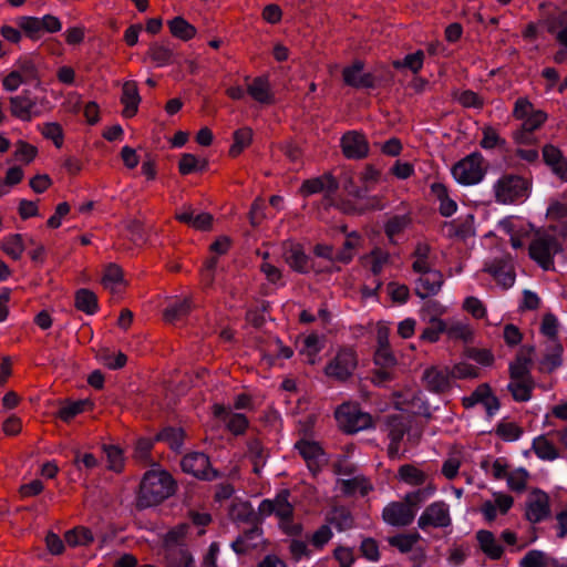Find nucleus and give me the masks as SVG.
I'll list each match as a JSON object with an SVG mask.
<instances>
[{
	"label": "nucleus",
	"instance_id": "nucleus-1",
	"mask_svg": "<svg viewBox=\"0 0 567 567\" xmlns=\"http://www.w3.org/2000/svg\"><path fill=\"white\" fill-rule=\"evenodd\" d=\"M175 481L166 471H147L140 485L136 506L147 508L161 504L175 493Z\"/></svg>",
	"mask_w": 567,
	"mask_h": 567
},
{
	"label": "nucleus",
	"instance_id": "nucleus-2",
	"mask_svg": "<svg viewBox=\"0 0 567 567\" xmlns=\"http://www.w3.org/2000/svg\"><path fill=\"white\" fill-rule=\"evenodd\" d=\"M339 427L349 434L373 426L371 414L361 410L355 403H343L334 412Z\"/></svg>",
	"mask_w": 567,
	"mask_h": 567
},
{
	"label": "nucleus",
	"instance_id": "nucleus-3",
	"mask_svg": "<svg viewBox=\"0 0 567 567\" xmlns=\"http://www.w3.org/2000/svg\"><path fill=\"white\" fill-rule=\"evenodd\" d=\"M529 183L515 174H505L494 184V196L499 204H513L527 197Z\"/></svg>",
	"mask_w": 567,
	"mask_h": 567
},
{
	"label": "nucleus",
	"instance_id": "nucleus-4",
	"mask_svg": "<svg viewBox=\"0 0 567 567\" xmlns=\"http://www.w3.org/2000/svg\"><path fill=\"white\" fill-rule=\"evenodd\" d=\"M486 169L483 155L474 152L458 161L453 166L452 174L462 185H475L484 178Z\"/></svg>",
	"mask_w": 567,
	"mask_h": 567
},
{
	"label": "nucleus",
	"instance_id": "nucleus-5",
	"mask_svg": "<svg viewBox=\"0 0 567 567\" xmlns=\"http://www.w3.org/2000/svg\"><path fill=\"white\" fill-rule=\"evenodd\" d=\"M412 425V417L408 414H389L384 419V431L390 439L388 447L389 456L394 458L399 455L400 443L403 436L409 433Z\"/></svg>",
	"mask_w": 567,
	"mask_h": 567
},
{
	"label": "nucleus",
	"instance_id": "nucleus-6",
	"mask_svg": "<svg viewBox=\"0 0 567 567\" xmlns=\"http://www.w3.org/2000/svg\"><path fill=\"white\" fill-rule=\"evenodd\" d=\"M560 250L558 240L550 235L538 236L529 245L530 258L545 270L551 269L553 257Z\"/></svg>",
	"mask_w": 567,
	"mask_h": 567
},
{
	"label": "nucleus",
	"instance_id": "nucleus-7",
	"mask_svg": "<svg viewBox=\"0 0 567 567\" xmlns=\"http://www.w3.org/2000/svg\"><path fill=\"white\" fill-rule=\"evenodd\" d=\"M451 524L450 506L443 501H437L426 506L417 519V526L423 530L430 527L446 528Z\"/></svg>",
	"mask_w": 567,
	"mask_h": 567
},
{
	"label": "nucleus",
	"instance_id": "nucleus-8",
	"mask_svg": "<svg viewBox=\"0 0 567 567\" xmlns=\"http://www.w3.org/2000/svg\"><path fill=\"white\" fill-rule=\"evenodd\" d=\"M183 472L197 478L212 481L217 477V472L210 467L209 458L200 452L185 455L181 461Z\"/></svg>",
	"mask_w": 567,
	"mask_h": 567
},
{
	"label": "nucleus",
	"instance_id": "nucleus-9",
	"mask_svg": "<svg viewBox=\"0 0 567 567\" xmlns=\"http://www.w3.org/2000/svg\"><path fill=\"white\" fill-rule=\"evenodd\" d=\"M358 364L357 354L352 349H341L334 359L327 365L326 373L338 380L348 379Z\"/></svg>",
	"mask_w": 567,
	"mask_h": 567
},
{
	"label": "nucleus",
	"instance_id": "nucleus-10",
	"mask_svg": "<svg viewBox=\"0 0 567 567\" xmlns=\"http://www.w3.org/2000/svg\"><path fill=\"white\" fill-rule=\"evenodd\" d=\"M289 491L284 489L274 499H264L258 507L260 516L266 517L275 514L279 520L292 518L293 506L289 502Z\"/></svg>",
	"mask_w": 567,
	"mask_h": 567
},
{
	"label": "nucleus",
	"instance_id": "nucleus-11",
	"mask_svg": "<svg viewBox=\"0 0 567 567\" xmlns=\"http://www.w3.org/2000/svg\"><path fill=\"white\" fill-rule=\"evenodd\" d=\"M364 63L360 60L346 66L342 78L347 85L355 89H372L375 86V76L372 73L363 72Z\"/></svg>",
	"mask_w": 567,
	"mask_h": 567
},
{
	"label": "nucleus",
	"instance_id": "nucleus-12",
	"mask_svg": "<svg viewBox=\"0 0 567 567\" xmlns=\"http://www.w3.org/2000/svg\"><path fill=\"white\" fill-rule=\"evenodd\" d=\"M338 188V179L331 173H326L321 176L306 179L300 187V193L303 196L324 193L326 197H330L336 194Z\"/></svg>",
	"mask_w": 567,
	"mask_h": 567
},
{
	"label": "nucleus",
	"instance_id": "nucleus-13",
	"mask_svg": "<svg viewBox=\"0 0 567 567\" xmlns=\"http://www.w3.org/2000/svg\"><path fill=\"white\" fill-rule=\"evenodd\" d=\"M550 514L549 497L546 493L535 489L526 503L525 516L530 523H539Z\"/></svg>",
	"mask_w": 567,
	"mask_h": 567
},
{
	"label": "nucleus",
	"instance_id": "nucleus-14",
	"mask_svg": "<svg viewBox=\"0 0 567 567\" xmlns=\"http://www.w3.org/2000/svg\"><path fill=\"white\" fill-rule=\"evenodd\" d=\"M342 153L347 158L361 159L369 153V144L365 136L359 132L351 131L341 138Z\"/></svg>",
	"mask_w": 567,
	"mask_h": 567
},
{
	"label": "nucleus",
	"instance_id": "nucleus-15",
	"mask_svg": "<svg viewBox=\"0 0 567 567\" xmlns=\"http://www.w3.org/2000/svg\"><path fill=\"white\" fill-rule=\"evenodd\" d=\"M382 517L385 523L392 526H408L415 515L414 509L403 502H393L384 507Z\"/></svg>",
	"mask_w": 567,
	"mask_h": 567
},
{
	"label": "nucleus",
	"instance_id": "nucleus-16",
	"mask_svg": "<svg viewBox=\"0 0 567 567\" xmlns=\"http://www.w3.org/2000/svg\"><path fill=\"white\" fill-rule=\"evenodd\" d=\"M444 282L443 275L440 270L432 269L424 274H421L415 282V293L425 299L427 297L436 295Z\"/></svg>",
	"mask_w": 567,
	"mask_h": 567
},
{
	"label": "nucleus",
	"instance_id": "nucleus-17",
	"mask_svg": "<svg viewBox=\"0 0 567 567\" xmlns=\"http://www.w3.org/2000/svg\"><path fill=\"white\" fill-rule=\"evenodd\" d=\"M423 381L427 390L439 394L445 393L452 388L449 368L431 367L426 369L423 373Z\"/></svg>",
	"mask_w": 567,
	"mask_h": 567
},
{
	"label": "nucleus",
	"instance_id": "nucleus-18",
	"mask_svg": "<svg viewBox=\"0 0 567 567\" xmlns=\"http://www.w3.org/2000/svg\"><path fill=\"white\" fill-rule=\"evenodd\" d=\"M284 258L289 267L299 274H307L313 268L310 257L306 255L301 245L290 244L286 246Z\"/></svg>",
	"mask_w": 567,
	"mask_h": 567
},
{
	"label": "nucleus",
	"instance_id": "nucleus-19",
	"mask_svg": "<svg viewBox=\"0 0 567 567\" xmlns=\"http://www.w3.org/2000/svg\"><path fill=\"white\" fill-rule=\"evenodd\" d=\"M262 530L259 527V524L250 526L248 529H245L241 535H239L233 543L231 548L237 554H245L251 549L258 547L261 539Z\"/></svg>",
	"mask_w": 567,
	"mask_h": 567
},
{
	"label": "nucleus",
	"instance_id": "nucleus-20",
	"mask_svg": "<svg viewBox=\"0 0 567 567\" xmlns=\"http://www.w3.org/2000/svg\"><path fill=\"white\" fill-rule=\"evenodd\" d=\"M141 96L138 94L137 83L135 81H126L122 87L121 103L124 105L123 116L133 117L138 110Z\"/></svg>",
	"mask_w": 567,
	"mask_h": 567
},
{
	"label": "nucleus",
	"instance_id": "nucleus-21",
	"mask_svg": "<svg viewBox=\"0 0 567 567\" xmlns=\"http://www.w3.org/2000/svg\"><path fill=\"white\" fill-rule=\"evenodd\" d=\"M504 288H509L515 282L513 267L504 259H496L484 269Z\"/></svg>",
	"mask_w": 567,
	"mask_h": 567
},
{
	"label": "nucleus",
	"instance_id": "nucleus-22",
	"mask_svg": "<svg viewBox=\"0 0 567 567\" xmlns=\"http://www.w3.org/2000/svg\"><path fill=\"white\" fill-rule=\"evenodd\" d=\"M35 102L29 94L11 96L10 97V112L12 116L20 118L21 121H30L34 114Z\"/></svg>",
	"mask_w": 567,
	"mask_h": 567
},
{
	"label": "nucleus",
	"instance_id": "nucleus-23",
	"mask_svg": "<svg viewBox=\"0 0 567 567\" xmlns=\"http://www.w3.org/2000/svg\"><path fill=\"white\" fill-rule=\"evenodd\" d=\"M247 457L252 464V472L260 475L268 461L269 452L258 439H250L247 442Z\"/></svg>",
	"mask_w": 567,
	"mask_h": 567
},
{
	"label": "nucleus",
	"instance_id": "nucleus-24",
	"mask_svg": "<svg viewBox=\"0 0 567 567\" xmlns=\"http://www.w3.org/2000/svg\"><path fill=\"white\" fill-rule=\"evenodd\" d=\"M476 539L478 542L481 550L491 559H499L503 555V547L496 540L494 534L489 530H478L476 533Z\"/></svg>",
	"mask_w": 567,
	"mask_h": 567
},
{
	"label": "nucleus",
	"instance_id": "nucleus-25",
	"mask_svg": "<svg viewBox=\"0 0 567 567\" xmlns=\"http://www.w3.org/2000/svg\"><path fill=\"white\" fill-rule=\"evenodd\" d=\"M248 94L257 102L270 104L274 102V95L270 92V84L266 76H258L247 87Z\"/></svg>",
	"mask_w": 567,
	"mask_h": 567
},
{
	"label": "nucleus",
	"instance_id": "nucleus-26",
	"mask_svg": "<svg viewBox=\"0 0 567 567\" xmlns=\"http://www.w3.org/2000/svg\"><path fill=\"white\" fill-rule=\"evenodd\" d=\"M543 157L545 163L549 165L556 174L560 176L567 174V161L559 148L551 144L545 145L543 148Z\"/></svg>",
	"mask_w": 567,
	"mask_h": 567
},
{
	"label": "nucleus",
	"instance_id": "nucleus-27",
	"mask_svg": "<svg viewBox=\"0 0 567 567\" xmlns=\"http://www.w3.org/2000/svg\"><path fill=\"white\" fill-rule=\"evenodd\" d=\"M192 307L193 305L189 298L174 301L164 310V320L168 323H175L185 318L190 312Z\"/></svg>",
	"mask_w": 567,
	"mask_h": 567
},
{
	"label": "nucleus",
	"instance_id": "nucleus-28",
	"mask_svg": "<svg viewBox=\"0 0 567 567\" xmlns=\"http://www.w3.org/2000/svg\"><path fill=\"white\" fill-rule=\"evenodd\" d=\"M171 33L183 41L193 39L196 34V28L187 22L183 17H175L167 22Z\"/></svg>",
	"mask_w": 567,
	"mask_h": 567
},
{
	"label": "nucleus",
	"instance_id": "nucleus-29",
	"mask_svg": "<svg viewBox=\"0 0 567 567\" xmlns=\"http://www.w3.org/2000/svg\"><path fill=\"white\" fill-rule=\"evenodd\" d=\"M338 484H340L342 493L347 495H352L355 492H360L361 495L364 496L372 488L368 480L362 475H357L347 480H339Z\"/></svg>",
	"mask_w": 567,
	"mask_h": 567
},
{
	"label": "nucleus",
	"instance_id": "nucleus-30",
	"mask_svg": "<svg viewBox=\"0 0 567 567\" xmlns=\"http://www.w3.org/2000/svg\"><path fill=\"white\" fill-rule=\"evenodd\" d=\"M534 380H511L507 385L508 391L512 393L513 399L518 402H526L532 398L534 389Z\"/></svg>",
	"mask_w": 567,
	"mask_h": 567
},
{
	"label": "nucleus",
	"instance_id": "nucleus-31",
	"mask_svg": "<svg viewBox=\"0 0 567 567\" xmlns=\"http://www.w3.org/2000/svg\"><path fill=\"white\" fill-rule=\"evenodd\" d=\"M75 307L78 310L87 315H93L97 310V297L89 289H80L75 293Z\"/></svg>",
	"mask_w": 567,
	"mask_h": 567
},
{
	"label": "nucleus",
	"instance_id": "nucleus-32",
	"mask_svg": "<svg viewBox=\"0 0 567 567\" xmlns=\"http://www.w3.org/2000/svg\"><path fill=\"white\" fill-rule=\"evenodd\" d=\"M166 558L171 567H195L192 554L182 547L168 548Z\"/></svg>",
	"mask_w": 567,
	"mask_h": 567
},
{
	"label": "nucleus",
	"instance_id": "nucleus-33",
	"mask_svg": "<svg viewBox=\"0 0 567 567\" xmlns=\"http://www.w3.org/2000/svg\"><path fill=\"white\" fill-rule=\"evenodd\" d=\"M389 254L380 248L373 249L369 255L362 257L364 266H370V270L374 276L381 274L383 267L389 262Z\"/></svg>",
	"mask_w": 567,
	"mask_h": 567
},
{
	"label": "nucleus",
	"instance_id": "nucleus-34",
	"mask_svg": "<svg viewBox=\"0 0 567 567\" xmlns=\"http://www.w3.org/2000/svg\"><path fill=\"white\" fill-rule=\"evenodd\" d=\"M2 251L14 260L21 258L24 251L22 235L13 234L6 237L0 245Z\"/></svg>",
	"mask_w": 567,
	"mask_h": 567
},
{
	"label": "nucleus",
	"instance_id": "nucleus-35",
	"mask_svg": "<svg viewBox=\"0 0 567 567\" xmlns=\"http://www.w3.org/2000/svg\"><path fill=\"white\" fill-rule=\"evenodd\" d=\"M446 331V323L436 316H431L427 326L423 329L420 339L426 342H436L441 333Z\"/></svg>",
	"mask_w": 567,
	"mask_h": 567
},
{
	"label": "nucleus",
	"instance_id": "nucleus-36",
	"mask_svg": "<svg viewBox=\"0 0 567 567\" xmlns=\"http://www.w3.org/2000/svg\"><path fill=\"white\" fill-rule=\"evenodd\" d=\"M147 55L157 66H164L173 62V50L163 43H153Z\"/></svg>",
	"mask_w": 567,
	"mask_h": 567
},
{
	"label": "nucleus",
	"instance_id": "nucleus-37",
	"mask_svg": "<svg viewBox=\"0 0 567 567\" xmlns=\"http://www.w3.org/2000/svg\"><path fill=\"white\" fill-rule=\"evenodd\" d=\"M329 520L339 530L349 529L353 525V517L350 511L343 506L333 507Z\"/></svg>",
	"mask_w": 567,
	"mask_h": 567
},
{
	"label": "nucleus",
	"instance_id": "nucleus-38",
	"mask_svg": "<svg viewBox=\"0 0 567 567\" xmlns=\"http://www.w3.org/2000/svg\"><path fill=\"white\" fill-rule=\"evenodd\" d=\"M533 450L543 460L553 461L558 457V452L554 444L543 435L533 441Z\"/></svg>",
	"mask_w": 567,
	"mask_h": 567
},
{
	"label": "nucleus",
	"instance_id": "nucleus-39",
	"mask_svg": "<svg viewBox=\"0 0 567 567\" xmlns=\"http://www.w3.org/2000/svg\"><path fill=\"white\" fill-rule=\"evenodd\" d=\"M399 477L410 485H422L426 481V474L411 464H404L399 468Z\"/></svg>",
	"mask_w": 567,
	"mask_h": 567
},
{
	"label": "nucleus",
	"instance_id": "nucleus-40",
	"mask_svg": "<svg viewBox=\"0 0 567 567\" xmlns=\"http://www.w3.org/2000/svg\"><path fill=\"white\" fill-rule=\"evenodd\" d=\"M123 282L124 277L122 269L115 264H110L105 268L104 276L102 278V285L104 286V288L109 289L112 292H115L116 287Z\"/></svg>",
	"mask_w": 567,
	"mask_h": 567
},
{
	"label": "nucleus",
	"instance_id": "nucleus-41",
	"mask_svg": "<svg viewBox=\"0 0 567 567\" xmlns=\"http://www.w3.org/2000/svg\"><path fill=\"white\" fill-rule=\"evenodd\" d=\"M252 141V130L250 127H243L234 133V144L229 150L233 157L238 156L245 147Z\"/></svg>",
	"mask_w": 567,
	"mask_h": 567
},
{
	"label": "nucleus",
	"instance_id": "nucleus-42",
	"mask_svg": "<svg viewBox=\"0 0 567 567\" xmlns=\"http://www.w3.org/2000/svg\"><path fill=\"white\" fill-rule=\"evenodd\" d=\"M561 352L563 347L557 343L556 341H551L548 352L545 354L544 359L542 360V369L547 371H553L556 368H558L563 360H561Z\"/></svg>",
	"mask_w": 567,
	"mask_h": 567
},
{
	"label": "nucleus",
	"instance_id": "nucleus-43",
	"mask_svg": "<svg viewBox=\"0 0 567 567\" xmlns=\"http://www.w3.org/2000/svg\"><path fill=\"white\" fill-rule=\"evenodd\" d=\"M65 542L70 546H84L93 542V534L86 527H75L65 533Z\"/></svg>",
	"mask_w": 567,
	"mask_h": 567
},
{
	"label": "nucleus",
	"instance_id": "nucleus-44",
	"mask_svg": "<svg viewBox=\"0 0 567 567\" xmlns=\"http://www.w3.org/2000/svg\"><path fill=\"white\" fill-rule=\"evenodd\" d=\"M424 61V52L419 50L412 54H408L403 60H395L392 62V65L395 69H409L413 73H417L422 66Z\"/></svg>",
	"mask_w": 567,
	"mask_h": 567
},
{
	"label": "nucleus",
	"instance_id": "nucleus-45",
	"mask_svg": "<svg viewBox=\"0 0 567 567\" xmlns=\"http://www.w3.org/2000/svg\"><path fill=\"white\" fill-rule=\"evenodd\" d=\"M296 449L299 451L301 456L308 462L309 466H311V462H316L317 458L322 456V450L316 442L301 440L296 444Z\"/></svg>",
	"mask_w": 567,
	"mask_h": 567
},
{
	"label": "nucleus",
	"instance_id": "nucleus-46",
	"mask_svg": "<svg viewBox=\"0 0 567 567\" xmlns=\"http://www.w3.org/2000/svg\"><path fill=\"white\" fill-rule=\"evenodd\" d=\"M420 538L417 533L398 535L389 538V544L396 547L401 553H409Z\"/></svg>",
	"mask_w": 567,
	"mask_h": 567
},
{
	"label": "nucleus",
	"instance_id": "nucleus-47",
	"mask_svg": "<svg viewBox=\"0 0 567 567\" xmlns=\"http://www.w3.org/2000/svg\"><path fill=\"white\" fill-rule=\"evenodd\" d=\"M359 239H360V237L357 233L353 231V233L349 234L348 238L346 239V241L343 244L342 249L338 254H336V260L343 262V264L350 262L353 258L352 251L359 244Z\"/></svg>",
	"mask_w": 567,
	"mask_h": 567
},
{
	"label": "nucleus",
	"instance_id": "nucleus-48",
	"mask_svg": "<svg viewBox=\"0 0 567 567\" xmlns=\"http://www.w3.org/2000/svg\"><path fill=\"white\" fill-rule=\"evenodd\" d=\"M206 166L207 162L204 161L202 165H199L197 157L189 153L183 154L178 163V169L182 175H188L196 171H203Z\"/></svg>",
	"mask_w": 567,
	"mask_h": 567
},
{
	"label": "nucleus",
	"instance_id": "nucleus-49",
	"mask_svg": "<svg viewBox=\"0 0 567 567\" xmlns=\"http://www.w3.org/2000/svg\"><path fill=\"white\" fill-rule=\"evenodd\" d=\"M410 221L411 219L406 215L393 216L385 224L384 231L386 236L392 240L394 236L399 235L408 227Z\"/></svg>",
	"mask_w": 567,
	"mask_h": 567
},
{
	"label": "nucleus",
	"instance_id": "nucleus-50",
	"mask_svg": "<svg viewBox=\"0 0 567 567\" xmlns=\"http://www.w3.org/2000/svg\"><path fill=\"white\" fill-rule=\"evenodd\" d=\"M433 491L434 489L430 486L419 488L417 491L408 493L403 501L406 505L413 508L415 513L416 509L432 495Z\"/></svg>",
	"mask_w": 567,
	"mask_h": 567
},
{
	"label": "nucleus",
	"instance_id": "nucleus-51",
	"mask_svg": "<svg viewBox=\"0 0 567 567\" xmlns=\"http://www.w3.org/2000/svg\"><path fill=\"white\" fill-rule=\"evenodd\" d=\"M18 25L31 39H38L42 31L41 19L35 17H20L18 19Z\"/></svg>",
	"mask_w": 567,
	"mask_h": 567
},
{
	"label": "nucleus",
	"instance_id": "nucleus-52",
	"mask_svg": "<svg viewBox=\"0 0 567 567\" xmlns=\"http://www.w3.org/2000/svg\"><path fill=\"white\" fill-rule=\"evenodd\" d=\"M446 334L450 339L462 340L468 342L472 340L473 332L468 324L455 322L451 326L446 324Z\"/></svg>",
	"mask_w": 567,
	"mask_h": 567
},
{
	"label": "nucleus",
	"instance_id": "nucleus-53",
	"mask_svg": "<svg viewBox=\"0 0 567 567\" xmlns=\"http://www.w3.org/2000/svg\"><path fill=\"white\" fill-rule=\"evenodd\" d=\"M340 181L342 183L343 189L347 192L349 196L354 198H363L364 190L363 188L358 187L354 184V174L352 171H343L340 175Z\"/></svg>",
	"mask_w": 567,
	"mask_h": 567
},
{
	"label": "nucleus",
	"instance_id": "nucleus-54",
	"mask_svg": "<svg viewBox=\"0 0 567 567\" xmlns=\"http://www.w3.org/2000/svg\"><path fill=\"white\" fill-rule=\"evenodd\" d=\"M528 473L524 468H517L508 473L506 480L509 488L515 492H523L527 485Z\"/></svg>",
	"mask_w": 567,
	"mask_h": 567
},
{
	"label": "nucleus",
	"instance_id": "nucleus-55",
	"mask_svg": "<svg viewBox=\"0 0 567 567\" xmlns=\"http://www.w3.org/2000/svg\"><path fill=\"white\" fill-rule=\"evenodd\" d=\"M91 403L87 400H80L76 402H70L59 410V416L61 420L69 422L75 415L84 411L86 405Z\"/></svg>",
	"mask_w": 567,
	"mask_h": 567
},
{
	"label": "nucleus",
	"instance_id": "nucleus-56",
	"mask_svg": "<svg viewBox=\"0 0 567 567\" xmlns=\"http://www.w3.org/2000/svg\"><path fill=\"white\" fill-rule=\"evenodd\" d=\"M451 379H474L478 377L477 369L465 362L455 364L449 369Z\"/></svg>",
	"mask_w": 567,
	"mask_h": 567
},
{
	"label": "nucleus",
	"instance_id": "nucleus-57",
	"mask_svg": "<svg viewBox=\"0 0 567 567\" xmlns=\"http://www.w3.org/2000/svg\"><path fill=\"white\" fill-rule=\"evenodd\" d=\"M157 440L165 441L174 450H178L183 444V431L181 429H165L162 431Z\"/></svg>",
	"mask_w": 567,
	"mask_h": 567
},
{
	"label": "nucleus",
	"instance_id": "nucleus-58",
	"mask_svg": "<svg viewBox=\"0 0 567 567\" xmlns=\"http://www.w3.org/2000/svg\"><path fill=\"white\" fill-rule=\"evenodd\" d=\"M42 134L45 138L52 140L56 147L63 144V131L59 123H47L42 127Z\"/></svg>",
	"mask_w": 567,
	"mask_h": 567
},
{
	"label": "nucleus",
	"instance_id": "nucleus-59",
	"mask_svg": "<svg viewBox=\"0 0 567 567\" xmlns=\"http://www.w3.org/2000/svg\"><path fill=\"white\" fill-rule=\"evenodd\" d=\"M489 391V385L487 383L480 384L475 391L470 395L465 396L462 400L463 405L466 409L474 406L477 403H483L484 399H486Z\"/></svg>",
	"mask_w": 567,
	"mask_h": 567
},
{
	"label": "nucleus",
	"instance_id": "nucleus-60",
	"mask_svg": "<svg viewBox=\"0 0 567 567\" xmlns=\"http://www.w3.org/2000/svg\"><path fill=\"white\" fill-rule=\"evenodd\" d=\"M188 526L185 524H181L174 528H172L164 537L165 546L173 548L176 547L185 537L187 533Z\"/></svg>",
	"mask_w": 567,
	"mask_h": 567
},
{
	"label": "nucleus",
	"instance_id": "nucleus-61",
	"mask_svg": "<svg viewBox=\"0 0 567 567\" xmlns=\"http://www.w3.org/2000/svg\"><path fill=\"white\" fill-rule=\"evenodd\" d=\"M523 567H547V556L540 550H530L522 559Z\"/></svg>",
	"mask_w": 567,
	"mask_h": 567
},
{
	"label": "nucleus",
	"instance_id": "nucleus-62",
	"mask_svg": "<svg viewBox=\"0 0 567 567\" xmlns=\"http://www.w3.org/2000/svg\"><path fill=\"white\" fill-rule=\"evenodd\" d=\"M303 349L301 352L307 355L308 362L313 364L316 362V355L320 351L319 338L317 334L308 336L303 341Z\"/></svg>",
	"mask_w": 567,
	"mask_h": 567
},
{
	"label": "nucleus",
	"instance_id": "nucleus-63",
	"mask_svg": "<svg viewBox=\"0 0 567 567\" xmlns=\"http://www.w3.org/2000/svg\"><path fill=\"white\" fill-rule=\"evenodd\" d=\"M536 111L537 110H534L532 102L527 97H519L515 102L513 116L516 120H524L527 116L532 115V113H535Z\"/></svg>",
	"mask_w": 567,
	"mask_h": 567
},
{
	"label": "nucleus",
	"instance_id": "nucleus-64",
	"mask_svg": "<svg viewBox=\"0 0 567 567\" xmlns=\"http://www.w3.org/2000/svg\"><path fill=\"white\" fill-rule=\"evenodd\" d=\"M547 120V114L544 111L537 110L532 115L524 118L522 126L525 131L533 132L539 128Z\"/></svg>",
	"mask_w": 567,
	"mask_h": 567
}]
</instances>
